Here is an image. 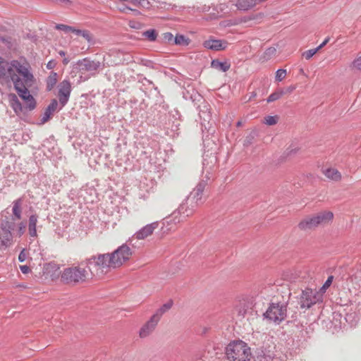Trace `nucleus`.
Masks as SVG:
<instances>
[{
    "label": "nucleus",
    "instance_id": "1",
    "mask_svg": "<svg viewBox=\"0 0 361 361\" xmlns=\"http://www.w3.org/2000/svg\"><path fill=\"white\" fill-rule=\"evenodd\" d=\"M0 80L13 82L18 96L26 102L28 111L36 108V100L28 90L34 85L35 78L27 61L16 59L8 61L0 56Z\"/></svg>",
    "mask_w": 361,
    "mask_h": 361
},
{
    "label": "nucleus",
    "instance_id": "2",
    "mask_svg": "<svg viewBox=\"0 0 361 361\" xmlns=\"http://www.w3.org/2000/svg\"><path fill=\"white\" fill-rule=\"evenodd\" d=\"M112 258L110 252L97 253L82 260V264H86L91 278L102 279L112 269H116Z\"/></svg>",
    "mask_w": 361,
    "mask_h": 361
},
{
    "label": "nucleus",
    "instance_id": "3",
    "mask_svg": "<svg viewBox=\"0 0 361 361\" xmlns=\"http://www.w3.org/2000/svg\"><path fill=\"white\" fill-rule=\"evenodd\" d=\"M91 277L86 264L82 261L77 266H72L64 269L61 273V281L64 284L75 286L85 282Z\"/></svg>",
    "mask_w": 361,
    "mask_h": 361
},
{
    "label": "nucleus",
    "instance_id": "4",
    "mask_svg": "<svg viewBox=\"0 0 361 361\" xmlns=\"http://www.w3.org/2000/svg\"><path fill=\"white\" fill-rule=\"evenodd\" d=\"M225 354L228 361H250L252 358L250 348L241 340L230 342L226 347Z\"/></svg>",
    "mask_w": 361,
    "mask_h": 361
},
{
    "label": "nucleus",
    "instance_id": "5",
    "mask_svg": "<svg viewBox=\"0 0 361 361\" xmlns=\"http://www.w3.org/2000/svg\"><path fill=\"white\" fill-rule=\"evenodd\" d=\"M197 202L188 197L180 204L178 208L172 214L166 218V221H173L174 224L183 222L191 216L198 207Z\"/></svg>",
    "mask_w": 361,
    "mask_h": 361
},
{
    "label": "nucleus",
    "instance_id": "6",
    "mask_svg": "<svg viewBox=\"0 0 361 361\" xmlns=\"http://www.w3.org/2000/svg\"><path fill=\"white\" fill-rule=\"evenodd\" d=\"M16 224L10 221L8 217L2 219L0 224V250H5L9 247L13 242V234Z\"/></svg>",
    "mask_w": 361,
    "mask_h": 361
},
{
    "label": "nucleus",
    "instance_id": "7",
    "mask_svg": "<svg viewBox=\"0 0 361 361\" xmlns=\"http://www.w3.org/2000/svg\"><path fill=\"white\" fill-rule=\"evenodd\" d=\"M323 301V294L312 288H305L300 296V306L302 309H309L314 305Z\"/></svg>",
    "mask_w": 361,
    "mask_h": 361
},
{
    "label": "nucleus",
    "instance_id": "8",
    "mask_svg": "<svg viewBox=\"0 0 361 361\" xmlns=\"http://www.w3.org/2000/svg\"><path fill=\"white\" fill-rule=\"evenodd\" d=\"M264 316L275 323L279 324L283 321L287 316V304L286 303H274L269 305L267 310Z\"/></svg>",
    "mask_w": 361,
    "mask_h": 361
},
{
    "label": "nucleus",
    "instance_id": "9",
    "mask_svg": "<svg viewBox=\"0 0 361 361\" xmlns=\"http://www.w3.org/2000/svg\"><path fill=\"white\" fill-rule=\"evenodd\" d=\"M110 253L111 256H113L114 267L118 269L130 259L133 252L127 244H123Z\"/></svg>",
    "mask_w": 361,
    "mask_h": 361
},
{
    "label": "nucleus",
    "instance_id": "10",
    "mask_svg": "<svg viewBox=\"0 0 361 361\" xmlns=\"http://www.w3.org/2000/svg\"><path fill=\"white\" fill-rule=\"evenodd\" d=\"M80 72L82 74L90 73L92 76L96 75L98 70L102 68V63L99 61L91 60L90 58H85L79 60L77 63Z\"/></svg>",
    "mask_w": 361,
    "mask_h": 361
},
{
    "label": "nucleus",
    "instance_id": "11",
    "mask_svg": "<svg viewBox=\"0 0 361 361\" xmlns=\"http://www.w3.org/2000/svg\"><path fill=\"white\" fill-rule=\"evenodd\" d=\"M58 98L61 107L68 102L71 93V84L68 80H63L59 85Z\"/></svg>",
    "mask_w": 361,
    "mask_h": 361
},
{
    "label": "nucleus",
    "instance_id": "12",
    "mask_svg": "<svg viewBox=\"0 0 361 361\" xmlns=\"http://www.w3.org/2000/svg\"><path fill=\"white\" fill-rule=\"evenodd\" d=\"M196 106L197 109L199 110V116L202 120V125H205V123H209L212 118L210 105L202 98V101H200Z\"/></svg>",
    "mask_w": 361,
    "mask_h": 361
},
{
    "label": "nucleus",
    "instance_id": "13",
    "mask_svg": "<svg viewBox=\"0 0 361 361\" xmlns=\"http://www.w3.org/2000/svg\"><path fill=\"white\" fill-rule=\"evenodd\" d=\"M8 98L11 107L17 116H20L21 114H26L29 111L28 109L26 108V104L23 106L17 95L14 93H10L8 95Z\"/></svg>",
    "mask_w": 361,
    "mask_h": 361
},
{
    "label": "nucleus",
    "instance_id": "14",
    "mask_svg": "<svg viewBox=\"0 0 361 361\" xmlns=\"http://www.w3.org/2000/svg\"><path fill=\"white\" fill-rule=\"evenodd\" d=\"M207 185V180H200L187 197L188 199H192L195 202H197V204H201L203 202L202 195Z\"/></svg>",
    "mask_w": 361,
    "mask_h": 361
},
{
    "label": "nucleus",
    "instance_id": "15",
    "mask_svg": "<svg viewBox=\"0 0 361 361\" xmlns=\"http://www.w3.org/2000/svg\"><path fill=\"white\" fill-rule=\"evenodd\" d=\"M159 226V223L157 221L153 222L152 224H147L141 229H140L137 232H136L133 237L137 240H142L148 236L151 235L154 231Z\"/></svg>",
    "mask_w": 361,
    "mask_h": 361
},
{
    "label": "nucleus",
    "instance_id": "16",
    "mask_svg": "<svg viewBox=\"0 0 361 361\" xmlns=\"http://www.w3.org/2000/svg\"><path fill=\"white\" fill-rule=\"evenodd\" d=\"M274 352L265 347L257 348L255 352V361H274Z\"/></svg>",
    "mask_w": 361,
    "mask_h": 361
},
{
    "label": "nucleus",
    "instance_id": "17",
    "mask_svg": "<svg viewBox=\"0 0 361 361\" xmlns=\"http://www.w3.org/2000/svg\"><path fill=\"white\" fill-rule=\"evenodd\" d=\"M228 42L225 40L209 39L203 42V47L206 49L221 51L226 49Z\"/></svg>",
    "mask_w": 361,
    "mask_h": 361
},
{
    "label": "nucleus",
    "instance_id": "18",
    "mask_svg": "<svg viewBox=\"0 0 361 361\" xmlns=\"http://www.w3.org/2000/svg\"><path fill=\"white\" fill-rule=\"evenodd\" d=\"M158 322L159 320L152 316L149 320L147 321L140 329L139 333L140 338H145L152 334L157 326Z\"/></svg>",
    "mask_w": 361,
    "mask_h": 361
},
{
    "label": "nucleus",
    "instance_id": "19",
    "mask_svg": "<svg viewBox=\"0 0 361 361\" xmlns=\"http://www.w3.org/2000/svg\"><path fill=\"white\" fill-rule=\"evenodd\" d=\"M301 231H309L314 230L317 226L313 215L307 216L304 218L298 225Z\"/></svg>",
    "mask_w": 361,
    "mask_h": 361
},
{
    "label": "nucleus",
    "instance_id": "20",
    "mask_svg": "<svg viewBox=\"0 0 361 361\" xmlns=\"http://www.w3.org/2000/svg\"><path fill=\"white\" fill-rule=\"evenodd\" d=\"M317 226H324L331 221L334 218V214L329 211L320 212L313 215Z\"/></svg>",
    "mask_w": 361,
    "mask_h": 361
},
{
    "label": "nucleus",
    "instance_id": "21",
    "mask_svg": "<svg viewBox=\"0 0 361 361\" xmlns=\"http://www.w3.org/2000/svg\"><path fill=\"white\" fill-rule=\"evenodd\" d=\"M183 97L185 100H190L194 105L197 104L200 101H202L203 98V97L194 88L185 90V91L183 92Z\"/></svg>",
    "mask_w": 361,
    "mask_h": 361
},
{
    "label": "nucleus",
    "instance_id": "22",
    "mask_svg": "<svg viewBox=\"0 0 361 361\" xmlns=\"http://www.w3.org/2000/svg\"><path fill=\"white\" fill-rule=\"evenodd\" d=\"M58 102L56 99H53L48 106L45 109L44 114L41 118V124L47 123L51 117V115L56 110Z\"/></svg>",
    "mask_w": 361,
    "mask_h": 361
},
{
    "label": "nucleus",
    "instance_id": "23",
    "mask_svg": "<svg viewBox=\"0 0 361 361\" xmlns=\"http://www.w3.org/2000/svg\"><path fill=\"white\" fill-rule=\"evenodd\" d=\"M23 204V198H18L13 202V216H11V219H9L10 221H15L16 220H20L22 218V206Z\"/></svg>",
    "mask_w": 361,
    "mask_h": 361
},
{
    "label": "nucleus",
    "instance_id": "24",
    "mask_svg": "<svg viewBox=\"0 0 361 361\" xmlns=\"http://www.w3.org/2000/svg\"><path fill=\"white\" fill-rule=\"evenodd\" d=\"M38 221V215L33 214L29 216L28 219V233L30 237L35 238L37 234V223Z\"/></svg>",
    "mask_w": 361,
    "mask_h": 361
},
{
    "label": "nucleus",
    "instance_id": "25",
    "mask_svg": "<svg viewBox=\"0 0 361 361\" xmlns=\"http://www.w3.org/2000/svg\"><path fill=\"white\" fill-rule=\"evenodd\" d=\"M259 0H238L235 6L242 11H247L255 6L257 3L262 2Z\"/></svg>",
    "mask_w": 361,
    "mask_h": 361
},
{
    "label": "nucleus",
    "instance_id": "26",
    "mask_svg": "<svg viewBox=\"0 0 361 361\" xmlns=\"http://www.w3.org/2000/svg\"><path fill=\"white\" fill-rule=\"evenodd\" d=\"M211 67L222 72H226L229 70L231 63L228 61L221 62L216 59L212 61Z\"/></svg>",
    "mask_w": 361,
    "mask_h": 361
},
{
    "label": "nucleus",
    "instance_id": "27",
    "mask_svg": "<svg viewBox=\"0 0 361 361\" xmlns=\"http://www.w3.org/2000/svg\"><path fill=\"white\" fill-rule=\"evenodd\" d=\"M172 305H173V301L171 300L168 301L167 302H166L165 304H164L160 308H159L157 310V311L156 312V313L154 314H153L152 316L154 317H155L157 320L159 321L161 316L165 312L169 311L171 308Z\"/></svg>",
    "mask_w": 361,
    "mask_h": 361
},
{
    "label": "nucleus",
    "instance_id": "28",
    "mask_svg": "<svg viewBox=\"0 0 361 361\" xmlns=\"http://www.w3.org/2000/svg\"><path fill=\"white\" fill-rule=\"evenodd\" d=\"M58 75L56 72L51 71L46 80V89L51 91L57 82Z\"/></svg>",
    "mask_w": 361,
    "mask_h": 361
},
{
    "label": "nucleus",
    "instance_id": "29",
    "mask_svg": "<svg viewBox=\"0 0 361 361\" xmlns=\"http://www.w3.org/2000/svg\"><path fill=\"white\" fill-rule=\"evenodd\" d=\"M324 175L333 180L338 181L341 179V173L335 169H327L324 171Z\"/></svg>",
    "mask_w": 361,
    "mask_h": 361
},
{
    "label": "nucleus",
    "instance_id": "30",
    "mask_svg": "<svg viewBox=\"0 0 361 361\" xmlns=\"http://www.w3.org/2000/svg\"><path fill=\"white\" fill-rule=\"evenodd\" d=\"M190 43V39L182 34H177L174 38L173 44L179 46H188Z\"/></svg>",
    "mask_w": 361,
    "mask_h": 361
},
{
    "label": "nucleus",
    "instance_id": "31",
    "mask_svg": "<svg viewBox=\"0 0 361 361\" xmlns=\"http://www.w3.org/2000/svg\"><path fill=\"white\" fill-rule=\"evenodd\" d=\"M142 36L147 38L149 42L157 40L158 32L155 29H149L142 33Z\"/></svg>",
    "mask_w": 361,
    "mask_h": 361
},
{
    "label": "nucleus",
    "instance_id": "32",
    "mask_svg": "<svg viewBox=\"0 0 361 361\" xmlns=\"http://www.w3.org/2000/svg\"><path fill=\"white\" fill-rule=\"evenodd\" d=\"M257 136V132L256 130H252L245 138L243 145L248 147L252 145Z\"/></svg>",
    "mask_w": 361,
    "mask_h": 361
},
{
    "label": "nucleus",
    "instance_id": "33",
    "mask_svg": "<svg viewBox=\"0 0 361 361\" xmlns=\"http://www.w3.org/2000/svg\"><path fill=\"white\" fill-rule=\"evenodd\" d=\"M283 95V90L280 89L271 93L267 99V102H272L278 100Z\"/></svg>",
    "mask_w": 361,
    "mask_h": 361
},
{
    "label": "nucleus",
    "instance_id": "34",
    "mask_svg": "<svg viewBox=\"0 0 361 361\" xmlns=\"http://www.w3.org/2000/svg\"><path fill=\"white\" fill-rule=\"evenodd\" d=\"M174 38L173 34L171 32H164L162 35V42L164 43H168L169 44H173L174 43Z\"/></svg>",
    "mask_w": 361,
    "mask_h": 361
},
{
    "label": "nucleus",
    "instance_id": "35",
    "mask_svg": "<svg viewBox=\"0 0 361 361\" xmlns=\"http://www.w3.org/2000/svg\"><path fill=\"white\" fill-rule=\"evenodd\" d=\"M132 3L136 6H139L146 9H148L150 7V3L147 0L133 1Z\"/></svg>",
    "mask_w": 361,
    "mask_h": 361
},
{
    "label": "nucleus",
    "instance_id": "36",
    "mask_svg": "<svg viewBox=\"0 0 361 361\" xmlns=\"http://www.w3.org/2000/svg\"><path fill=\"white\" fill-rule=\"evenodd\" d=\"M279 117L277 116H267L264 118V123L268 126H274L277 123Z\"/></svg>",
    "mask_w": 361,
    "mask_h": 361
},
{
    "label": "nucleus",
    "instance_id": "37",
    "mask_svg": "<svg viewBox=\"0 0 361 361\" xmlns=\"http://www.w3.org/2000/svg\"><path fill=\"white\" fill-rule=\"evenodd\" d=\"M350 67L351 68L361 71V56L355 59L351 63Z\"/></svg>",
    "mask_w": 361,
    "mask_h": 361
},
{
    "label": "nucleus",
    "instance_id": "38",
    "mask_svg": "<svg viewBox=\"0 0 361 361\" xmlns=\"http://www.w3.org/2000/svg\"><path fill=\"white\" fill-rule=\"evenodd\" d=\"M286 70L279 69L276 72L275 79H276V80L280 82V81H282L286 78Z\"/></svg>",
    "mask_w": 361,
    "mask_h": 361
},
{
    "label": "nucleus",
    "instance_id": "39",
    "mask_svg": "<svg viewBox=\"0 0 361 361\" xmlns=\"http://www.w3.org/2000/svg\"><path fill=\"white\" fill-rule=\"evenodd\" d=\"M319 49H312L305 51L302 53V56L305 57L307 60L310 59L317 51Z\"/></svg>",
    "mask_w": 361,
    "mask_h": 361
},
{
    "label": "nucleus",
    "instance_id": "40",
    "mask_svg": "<svg viewBox=\"0 0 361 361\" xmlns=\"http://www.w3.org/2000/svg\"><path fill=\"white\" fill-rule=\"evenodd\" d=\"M333 279V276H330L328 277L327 280L325 281V283L320 289V292L322 293V294L326 291V288L331 286Z\"/></svg>",
    "mask_w": 361,
    "mask_h": 361
},
{
    "label": "nucleus",
    "instance_id": "41",
    "mask_svg": "<svg viewBox=\"0 0 361 361\" xmlns=\"http://www.w3.org/2000/svg\"><path fill=\"white\" fill-rule=\"evenodd\" d=\"M26 224L23 221H21L18 225L17 234L18 236H21L25 231Z\"/></svg>",
    "mask_w": 361,
    "mask_h": 361
},
{
    "label": "nucleus",
    "instance_id": "42",
    "mask_svg": "<svg viewBox=\"0 0 361 361\" xmlns=\"http://www.w3.org/2000/svg\"><path fill=\"white\" fill-rule=\"evenodd\" d=\"M56 29L62 30L65 32H69L72 30V27L64 24H57L56 25Z\"/></svg>",
    "mask_w": 361,
    "mask_h": 361
},
{
    "label": "nucleus",
    "instance_id": "43",
    "mask_svg": "<svg viewBox=\"0 0 361 361\" xmlns=\"http://www.w3.org/2000/svg\"><path fill=\"white\" fill-rule=\"evenodd\" d=\"M80 35L82 36L87 42H91L92 36L88 30H82Z\"/></svg>",
    "mask_w": 361,
    "mask_h": 361
},
{
    "label": "nucleus",
    "instance_id": "44",
    "mask_svg": "<svg viewBox=\"0 0 361 361\" xmlns=\"http://www.w3.org/2000/svg\"><path fill=\"white\" fill-rule=\"evenodd\" d=\"M295 88H296L295 85H290V86L287 87L285 89H283V94L291 93L293 91H294L295 90Z\"/></svg>",
    "mask_w": 361,
    "mask_h": 361
},
{
    "label": "nucleus",
    "instance_id": "45",
    "mask_svg": "<svg viewBox=\"0 0 361 361\" xmlns=\"http://www.w3.org/2000/svg\"><path fill=\"white\" fill-rule=\"evenodd\" d=\"M26 254L25 252V250H23L20 254L18 255V260L20 262H24L25 259H26Z\"/></svg>",
    "mask_w": 361,
    "mask_h": 361
},
{
    "label": "nucleus",
    "instance_id": "46",
    "mask_svg": "<svg viewBox=\"0 0 361 361\" xmlns=\"http://www.w3.org/2000/svg\"><path fill=\"white\" fill-rule=\"evenodd\" d=\"M20 269L23 274H28L29 272L31 271L30 268L27 265L20 266Z\"/></svg>",
    "mask_w": 361,
    "mask_h": 361
},
{
    "label": "nucleus",
    "instance_id": "47",
    "mask_svg": "<svg viewBox=\"0 0 361 361\" xmlns=\"http://www.w3.org/2000/svg\"><path fill=\"white\" fill-rule=\"evenodd\" d=\"M276 50L275 48L274 47H269L268 48L266 51H265V54L266 55H269V56H271V55H273L276 53Z\"/></svg>",
    "mask_w": 361,
    "mask_h": 361
},
{
    "label": "nucleus",
    "instance_id": "48",
    "mask_svg": "<svg viewBox=\"0 0 361 361\" xmlns=\"http://www.w3.org/2000/svg\"><path fill=\"white\" fill-rule=\"evenodd\" d=\"M56 66V63L54 61L51 60V61H49L47 64V68L48 69H53Z\"/></svg>",
    "mask_w": 361,
    "mask_h": 361
},
{
    "label": "nucleus",
    "instance_id": "49",
    "mask_svg": "<svg viewBox=\"0 0 361 361\" xmlns=\"http://www.w3.org/2000/svg\"><path fill=\"white\" fill-rule=\"evenodd\" d=\"M82 30L76 29L73 27H72V30H71V32L75 33L76 35H80Z\"/></svg>",
    "mask_w": 361,
    "mask_h": 361
},
{
    "label": "nucleus",
    "instance_id": "50",
    "mask_svg": "<svg viewBox=\"0 0 361 361\" xmlns=\"http://www.w3.org/2000/svg\"><path fill=\"white\" fill-rule=\"evenodd\" d=\"M329 41V38L327 37L326 39H325V40L319 45L318 46L316 49H319V50H320L323 47H324L327 43Z\"/></svg>",
    "mask_w": 361,
    "mask_h": 361
},
{
    "label": "nucleus",
    "instance_id": "51",
    "mask_svg": "<svg viewBox=\"0 0 361 361\" xmlns=\"http://www.w3.org/2000/svg\"><path fill=\"white\" fill-rule=\"evenodd\" d=\"M127 10H128V11H133V12L135 13V15H137V14H139V13H140V12H139L137 10H136V9H132V8H130V7H128V6H126V7H125V8H123V11H124V12H126V11H127Z\"/></svg>",
    "mask_w": 361,
    "mask_h": 361
},
{
    "label": "nucleus",
    "instance_id": "52",
    "mask_svg": "<svg viewBox=\"0 0 361 361\" xmlns=\"http://www.w3.org/2000/svg\"><path fill=\"white\" fill-rule=\"evenodd\" d=\"M56 3L57 4H70V0H56Z\"/></svg>",
    "mask_w": 361,
    "mask_h": 361
},
{
    "label": "nucleus",
    "instance_id": "53",
    "mask_svg": "<svg viewBox=\"0 0 361 361\" xmlns=\"http://www.w3.org/2000/svg\"><path fill=\"white\" fill-rule=\"evenodd\" d=\"M256 95H257V94H256L255 92H252L251 93V95H250V98H249L248 101L251 100V99H252V98H254Z\"/></svg>",
    "mask_w": 361,
    "mask_h": 361
},
{
    "label": "nucleus",
    "instance_id": "54",
    "mask_svg": "<svg viewBox=\"0 0 361 361\" xmlns=\"http://www.w3.org/2000/svg\"><path fill=\"white\" fill-rule=\"evenodd\" d=\"M68 63H69V59H67V58L63 59V64L66 65Z\"/></svg>",
    "mask_w": 361,
    "mask_h": 361
},
{
    "label": "nucleus",
    "instance_id": "55",
    "mask_svg": "<svg viewBox=\"0 0 361 361\" xmlns=\"http://www.w3.org/2000/svg\"><path fill=\"white\" fill-rule=\"evenodd\" d=\"M59 54L61 56H63L66 55V52L64 51H62V50L59 51Z\"/></svg>",
    "mask_w": 361,
    "mask_h": 361
},
{
    "label": "nucleus",
    "instance_id": "56",
    "mask_svg": "<svg viewBox=\"0 0 361 361\" xmlns=\"http://www.w3.org/2000/svg\"><path fill=\"white\" fill-rule=\"evenodd\" d=\"M242 125H243V123H242V121H238V122H237V123H236V126H237L238 127H240V126H241Z\"/></svg>",
    "mask_w": 361,
    "mask_h": 361
},
{
    "label": "nucleus",
    "instance_id": "57",
    "mask_svg": "<svg viewBox=\"0 0 361 361\" xmlns=\"http://www.w3.org/2000/svg\"><path fill=\"white\" fill-rule=\"evenodd\" d=\"M1 41H4V39L3 37L1 38Z\"/></svg>",
    "mask_w": 361,
    "mask_h": 361
}]
</instances>
